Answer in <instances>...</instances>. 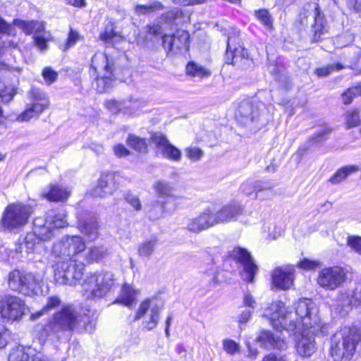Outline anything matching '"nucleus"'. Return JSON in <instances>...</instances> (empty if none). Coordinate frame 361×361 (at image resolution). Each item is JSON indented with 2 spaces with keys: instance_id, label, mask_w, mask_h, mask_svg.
I'll return each instance as SVG.
<instances>
[{
  "instance_id": "f257e3e1",
  "label": "nucleus",
  "mask_w": 361,
  "mask_h": 361,
  "mask_svg": "<svg viewBox=\"0 0 361 361\" xmlns=\"http://www.w3.org/2000/svg\"><path fill=\"white\" fill-rule=\"evenodd\" d=\"M292 319L297 324V328L312 329L313 334L325 333V326L318 315V310L310 299L298 300L295 305Z\"/></svg>"
},
{
  "instance_id": "f03ea898",
  "label": "nucleus",
  "mask_w": 361,
  "mask_h": 361,
  "mask_svg": "<svg viewBox=\"0 0 361 361\" xmlns=\"http://www.w3.org/2000/svg\"><path fill=\"white\" fill-rule=\"evenodd\" d=\"M357 336L344 328L331 338L330 355L334 361H349L355 353Z\"/></svg>"
},
{
  "instance_id": "7ed1b4c3",
  "label": "nucleus",
  "mask_w": 361,
  "mask_h": 361,
  "mask_svg": "<svg viewBox=\"0 0 361 361\" xmlns=\"http://www.w3.org/2000/svg\"><path fill=\"white\" fill-rule=\"evenodd\" d=\"M41 281L39 275L19 269L10 271L7 276V283L11 290L27 296L37 294Z\"/></svg>"
},
{
  "instance_id": "20e7f679",
  "label": "nucleus",
  "mask_w": 361,
  "mask_h": 361,
  "mask_svg": "<svg viewBox=\"0 0 361 361\" xmlns=\"http://www.w3.org/2000/svg\"><path fill=\"white\" fill-rule=\"evenodd\" d=\"M115 279L112 272L100 271L90 273L82 283L87 298H102L110 292L114 286Z\"/></svg>"
},
{
  "instance_id": "39448f33",
  "label": "nucleus",
  "mask_w": 361,
  "mask_h": 361,
  "mask_svg": "<svg viewBox=\"0 0 361 361\" xmlns=\"http://www.w3.org/2000/svg\"><path fill=\"white\" fill-rule=\"evenodd\" d=\"M263 317L269 319L271 325L276 329L295 331L297 324L292 319L293 311L286 307L280 300L270 303L263 310Z\"/></svg>"
},
{
  "instance_id": "423d86ee",
  "label": "nucleus",
  "mask_w": 361,
  "mask_h": 361,
  "mask_svg": "<svg viewBox=\"0 0 361 361\" xmlns=\"http://www.w3.org/2000/svg\"><path fill=\"white\" fill-rule=\"evenodd\" d=\"M84 270V262L59 260L54 267V280L59 284L75 286L81 281Z\"/></svg>"
},
{
  "instance_id": "0eeeda50",
  "label": "nucleus",
  "mask_w": 361,
  "mask_h": 361,
  "mask_svg": "<svg viewBox=\"0 0 361 361\" xmlns=\"http://www.w3.org/2000/svg\"><path fill=\"white\" fill-rule=\"evenodd\" d=\"M86 250V244L80 235L66 236L54 243L52 253L59 260L80 261L82 253Z\"/></svg>"
},
{
  "instance_id": "6e6552de",
  "label": "nucleus",
  "mask_w": 361,
  "mask_h": 361,
  "mask_svg": "<svg viewBox=\"0 0 361 361\" xmlns=\"http://www.w3.org/2000/svg\"><path fill=\"white\" fill-rule=\"evenodd\" d=\"M27 97L29 102L26 104L25 109L16 118L18 122H28L32 118H38L49 106L48 95L38 87H32L27 92Z\"/></svg>"
},
{
  "instance_id": "1a4fd4ad",
  "label": "nucleus",
  "mask_w": 361,
  "mask_h": 361,
  "mask_svg": "<svg viewBox=\"0 0 361 361\" xmlns=\"http://www.w3.org/2000/svg\"><path fill=\"white\" fill-rule=\"evenodd\" d=\"M82 318L72 306H64L55 313L52 319L46 326L45 330L51 334H58L62 331H73Z\"/></svg>"
},
{
  "instance_id": "9d476101",
  "label": "nucleus",
  "mask_w": 361,
  "mask_h": 361,
  "mask_svg": "<svg viewBox=\"0 0 361 361\" xmlns=\"http://www.w3.org/2000/svg\"><path fill=\"white\" fill-rule=\"evenodd\" d=\"M27 310L25 301L18 296L7 295L0 299V316L7 322H20Z\"/></svg>"
},
{
  "instance_id": "9b49d317",
  "label": "nucleus",
  "mask_w": 361,
  "mask_h": 361,
  "mask_svg": "<svg viewBox=\"0 0 361 361\" xmlns=\"http://www.w3.org/2000/svg\"><path fill=\"white\" fill-rule=\"evenodd\" d=\"M32 212V207L30 206L20 203L9 204L3 214L1 225L9 230L25 226Z\"/></svg>"
},
{
  "instance_id": "f8f14e48",
  "label": "nucleus",
  "mask_w": 361,
  "mask_h": 361,
  "mask_svg": "<svg viewBox=\"0 0 361 361\" xmlns=\"http://www.w3.org/2000/svg\"><path fill=\"white\" fill-rule=\"evenodd\" d=\"M91 67L99 73L104 71L103 75L95 81L97 92L101 93L110 89L113 85L114 78L112 66L108 56L104 53H96L92 59Z\"/></svg>"
},
{
  "instance_id": "ddd939ff",
  "label": "nucleus",
  "mask_w": 361,
  "mask_h": 361,
  "mask_svg": "<svg viewBox=\"0 0 361 361\" xmlns=\"http://www.w3.org/2000/svg\"><path fill=\"white\" fill-rule=\"evenodd\" d=\"M162 309L163 304L161 302L156 299H146L140 303L135 320H139L145 316L143 327L151 331L157 326Z\"/></svg>"
},
{
  "instance_id": "4468645a",
  "label": "nucleus",
  "mask_w": 361,
  "mask_h": 361,
  "mask_svg": "<svg viewBox=\"0 0 361 361\" xmlns=\"http://www.w3.org/2000/svg\"><path fill=\"white\" fill-rule=\"evenodd\" d=\"M347 279L346 271L338 266L325 267L319 271L317 284L327 290H334L341 286Z\"/></svg>"
},
{
  "instance_id": "2eb2a0df",
  "label": "nucleus",
  "mask_w": 361,
  "mask_h": 361,
  "mask_svg": "<svg viewBox=\"0 0 361 361\" xmlns=\"http://www.w3.org/2000/svg\"><path fill=\"white\" fill-rule=\"evenodd\" d=\"M231 256L243 267L241 277L247 283H252L258 268L254 263L250 254L245 249L235 247L231 252Z\"/></svg>"
},
{
  "instance_id": "dca6fc26",
  "label": "nucleus",
  "mask_w": 361,
  "mask_h": 361,
  "mask_svg": "<svg viewBox=\"0 0 361 361\" xmlns=\"http://www.w3.org/2000/svg\"><path fill=\"white\" fill-rule=\"evenodd\" d=\"M312 329L301 328V333L295 341L297 353L302 357L312 356L317 350V343L312 332Z\"/></svg>"
},
{
  "instance_id": "f3484780",
  "label": "nucleus",
  "mask_w": 361,
  "mask_h": 361,
  "mask_svg": "<svg viewBox=\"0 0 361 361\" xmlns=\"http://www.w3.org/2000/svg\"><path fill=\"white\" fill-rule=\"evenodd\" d=\"M243 212V207L236 202L227 204L221 207L219 210H212V216L214 226L220 224L235 221Z\"/></svg>"
},
{
  "instance_id": "a211bd4d",
  "label": "nucleus",
  "mask_w": 361,
  "mask_h": 361,
  "mask_svg": "<svg viewBox=\"0 0 361 361\" xmlns=\"http://www.w3.org/2000/svg\"><path fill=\"white\" fill-rule=\"evenodd\" d=\"M152 141L163 157L173 161L180 160L181 152L172 145L164 135L155 133L152 136Z\"/></svg>"
},
{
  "instance_id": "6ab92c4d",
  "label": "nucleus",
  "mask_w": 361,
  "mask_h": 361,
  "mask_svg": "<svg viewBox=\"0 0 361 361\" xmlns=\"http://www.w3.org/2000/svg\"><path fill=\"white\" fill-rule=\"evenodd\" d=\"M235 116L241 124H248L259 116L257 103L250 99L241 101L238 105Z\"/></svg>"
},
{
  "instance_id": "aec40b11",
  "label": "nucleus",
  "mask_w": 361,
  "mask_h": 361,
  "mask_svg": "<svg viewBox=\"0 0 361 361\" xmlns=\"http://www.w3.org/2000/svg\"><path fill=\"white\" fill-rule=\"evenodd\" d=\"M213 226L214 224L212 209H206L196 217L190 219L187 228L190 232L199 233Z\"/></svg>"
},
{
  "instance_id": "412c9836",
  "label": "nucleus",
  "mask_w": 361,
  "mask_h": 361,
  "mask_svg": "<svg viewBox=\"0 0 361 361\" xmlns=\"http://www.w3.org/2000/svg\"><path fill=\"white\" fill-rule=\"evenodd\" d=\"M272 284L278 289H289L293 284V269L277 268L272 273Z\"/></svg>"
},
{
  "instance_id": "4be33fe9",
  "label": "nucleus",
  "mask_w": 361,
  "mask_h": 361,
  "mask_svg": "<svg viewBox=\"0 0 361 361\" xmlns=\"http://www.w3.org/2000/svg\"><path fill=\"white\" fill-rule=\"evenodd\" d=\"M8 361H52L42 354L32 355L31 349L18 346L11 350Z\"/></svg>"
},
{
  "instance_id": "5701e85b",
  "label": "nucleus",
  "mask_w": 361,
  "mask_h": 361,
  "mask_svg": "<svg viewBox=\"0 0 361 361\" xmlns=\"http://www.w3.org/2000/svg\"><path fill=\"white\" fill-rule=\"evenodd\" d=\"M262 347L267 349L276 348L285 350L288 347L286 341L279 337H276L270 331H262L257 338Z\"/></svg>"
},
{
  "instance_id": "b1692460",
  "label": "nucleus",
  "mask_w": 361,
  "mask_h": 361,
  "mask_svg": "<svg viewBox=\"0 0 361 361\" xmlns=\"http://www.w3.org/2000/svg\"><path fill=\"white\" fill-rule=\"evenodd\" d=\"M87 219H78V228L90 241H94L99 237V225L94 216H90Z\"/></svg>"
},
{
  "instance_id": "393cba45",
  "label": "nucleus",
  "mask_w": 361,
  "mask_h": 361,
  "mask_svg": "<svg viewBox=\"0 0 361 361\" xmlns=\"http://www.w3.org/2000/svg\"><path fill=\"white\" fill-rule=\"evenodd\" d=\"M240 31L237 28L233 29L232 34L229 35L227 39V49H226V63H235L240 56L239 54L243 52V56H245L244 50L241 48H237L235 44L237 43L238 37Z\"/></svg>"
},
{
  "instance_id": "a878e982",
  "label": "nucleus",
  "mask_w": 361,
  "mask_h": 361,
  "mask_svg": "<svg viewBox=\"0 0 361 361\" xmlns=\"http://www.w3.org/2000/svg\"><path fill=\"white\" fill-rule=\"evenodd\" d=\"M147 36L153 35L161 39L162 45L166 50L171 51L173 46L176 47V39L173 35H163V27L159 24L149 25L147 27Z\"/></svg>"
},
{
  "instance_id": "bb28decb",
  "label": "nucleus",
  "mask_w": 361,
  "mask_h": 361,
  "mask_svg": "<svg viewBox=\"0 0 361 361\" xmlns=\"http://www.w3.org/2000/svg\"><path fill=\"white\" fill-rule=\"evenodd\" d=\"M0 34L6 35L7 36H15L16 29L13 26V23H8L4 18L0 16ZM18 43L13 40L1 39L0 49L3 48H16Z\"/></svg>"
},
{
  "instance_id": "cd10ccee",
  "label": "nucleus",
  "mask_w": 361,
  "mask_h": 361,
  "mask_svg": "<svg viewBox=\"0 0 361 361\" xmlns=\"http://www.w3.org/2000/svg\"><path fill=\"white\" fill-rule=\"evenodd\" d=\"M34 231L41 240H48L53 236L54 228L44 222L42 219L37 218L34 220Z\"/></svg>"
},
{
  "instance_id": "c85d7f7f",
  "label": "nucleus",
  "mask_w": 361,
  "mask_h": 361,
  "mask_svg": "<svg viewBox=\"0 0 361 361\" xmlns=\"http://www.w3.org/2000/svg\"><path fill=\"white\" fill-rule=\"evenodd\" d=\"M153 188L159 200L169 201V199L173 197V188L171 184L164 180H157L154 183Z\"/></svg>"
},
{
  "instance_id": "c756f323",
  "label": "nucleus",
  "mask_w": 361,
  "mask_h": 361,
  "mask_svg": "<svg viewBox=\"0 0 361 361\" xmlns=\"http://www.w3.org/2000/svg\"><path fill=\"white\" fill-rule=\"evenodd\" d=\"M70 195V191L59 185H51L50 190L42 194V196L51 202L66 201Z\"/></svg>"
},
{
  "instance_id": "7c9ffc66",
  "label": "nucleus",
  "mask_w": 361,
  "mask_h": 361,
  "mask_svg": "<svg viewBox=\"0 0 361 361\" xmlns=\"http://www.w3.org/2000/svg\"><path fill=\"white\" fill-rule=\"evenodd\" d=\"M47 224L53 227L54 229L63 228L67 224L66 215L64 212H56L50 210L46 215Z\"/></svg>"
},
{
  "instance_id": "2f4dec72",
  "label": "nucleus",
  "mask_w": 361,
  "mask_h": 361,
  "mask_svg": "<svg viewBox=\"0 0 361 361\" xmlns=\"http://www.w3.org/2000/svg\"><path fill=\"white\" fill-rule=\"evenodd\" d=\"M136 293V290L130 285L124 284L115 302L123 304L126 307H130L135 301Z\"/></svg>"
},
{
  "instance_id": "473e14b6",
  "label": "nucleus",
  "mask_w": 361,
  "mask_h": 361,
  "mask_svg": "<svg viewBox=\"0 0 361 361\" xmlns=\"http://www.w3.org/2000/svg\"><path fill=\"white\" fill-rule=\"evenodd\" d=\"M185 71L187 75L200 78H207L211 75L209 70L192 61L188 63Z\"/></svg>"
},
{
  "instance_id": "72a5a7b5",
  "label": "nucleus",
  "mask_w": 361,
  "mask_h": 361,
  "mask_svg": "<svg viewBox=\"0 0 361 361\" xmlns=\"http://www.w3.org/2000/svg\"><path fill=\"white\" fill-rule=\"evenodd\" d=\"M166 200H157L154 201L150 204V209H149V216L151 219H157L162 217L164 213L166 212Z\"/></svg>"
},
{
  "instance_id": "f704fd0d",
  "label": "nucleus",
  "mask_w": 361,
  "mask_h": 361,
  "mask_svg": "<svg viewBox=\"0 0 361 361\" xmlns=\"http://www.w3.org/2000/svg\"><path fill=\"white\" fill-rule=\"evenodd\" d=\"M359 168L356 166H347L338 170L336 173L329 179L332 184H338L344 180L350 174L358 171Z\"/></svg>"
},
{
  "instance_id": "c9c22d12",
  "label": "nucleus",
  "mask_w": 361,
  "mask_h": 361,
  "mask_svg": "<svg viewBox=\"0 0 361 361\" xmlns=\"http://www.w3.org/2000/svg\"><path fill=\"white\" fill-rule=\"evenodd\" d=\"M157 245V239L152 238L141 243L137 248V253L140 257L149 258L154 252Z\"/></svg>"
},
{
  "instance_id": "e433bc0d",
  "label": "nucleus",
  "mask_w": 361,
  "mask_h": 361,
  "mask_svg": "<svg viewBox=\"0 0 361 361\" xmlns=\"http://www.w3.org/2000/svg\"><path fill=\"white\" fill-rule=\"evenodd\" d=\"M312 22L314 23L312 24V27L314 32V37L320 38L321 35L326 32V26L324 16L319 12L317 8H315Z\"/></svg>"
},
{
  "instance_id": "4c0bfd02",
  "label": "nucleus",
  "mask_w": 361,
  "mask_h": 361,
  "mask_svg": "<svg viewBox=\"0 0 361 361\" xmlns=\"http://www.w3.org/2000/svg\"><path fill=\"white\" fill-rule=\"evenodd\" d=\"M106 255V251L103 247L93 246L91 247L85 255V262L87 263H92L99 262Z\"/></svg>"
},
{
  "instance_id": "58836bf2",
  "label": "nucleus",
  "mask_w": 361,
  "mask_h": 361,
  "mask_svg": "<svg viewBox=\"0 0 361 361\" xmlns=\"http://www.w3.org/2000/svg\"><path fill=\"white\" fill-rule=\"evenodd\" d=\"M127 145L138 152H146L147 145L145 139L137 137L135 135H129L126 140Z\"/></svg>"
},
{
  "instance_id": "ea45409f",
  "label": "nucleus",
  "mask_w": 361,
  "mask_h": 361,
  "mask_svg": "<svg viewBox=\"0 0 361 361\" xmlns=\"http://www.w3.org/2000/svg\"><path fill=\"white\" fill-rule=\"evenodd\" d=\"M338 301L343 307H350L358 302L355 293L353 290H345L340 292L338 295Z\"/></svg>"
},
{
  "instance_id": "a19ab883",
  "label": "nucleus",
  "mask_w": 361,
  "mask_h": 361,
  "mask_svg": "<svg viewBox=\"0 0 361 361\" xmlns=\"http://www.w3.org/2000/svg\"><path fill=\"white\" fill-rule=\"evenodd\" d=\"M255 199L264 200L269 198L271 192V187L259 181H255Z\"/></svg>"
},
{
  "instance_id": "79ce46f5",
  "label": "nucleus",
  "mask_w": 361,
  "mask_h": 361,
  "mask_svg": "<svg viewBox=\"0 0 361 361\" xmlns=\"http://www.w3.org/2000/svg\"><path fill=\"white\" fill-rule=\"evenodd\" d=\"M163 8L164 6L161 2L154 1L149 5H137L135 11L137 15H147Z\"/></svg>"
},
{
  "instance_id": "37998d69",
  "label": "nucleus",
  "mask_w": 361,
  "mask_h": 361,
  "mask_svg": "<svg viewBox=\"0 0 361 361\" xmlns=\"http://www.w3.org/2000/svg\"><path fill=\"white\" fill-rule=\"evenodd\" d=\"M358 96H361V85L351 87L341 94L342 102L344 104H349Z\"/></svg>"
},
{
  "instance_id": "c03bdc74",
  "label": "nucleus",
  "mask_w": 361,
  "mask_h": 361,
  "mask_svg": "<svg viewBox=\"0 0 361 361\" xmlns=\"http://www.w3.org/2000/svg\"><path fill=\"white\" fill-rule=\"evenodd\" d=\"M97 185L105 190H112V193L115 190L114 176L112 173L102 174L98 180Z\"/></svg>"
},
{
  "instance_id": "a18cd8bd",
  "label": "nucleus",
  "mask_w": 361,
  "mask_h": 361,
  "mask_svg": "<svg viewBox=\"0 0 361 361\" xmlns=\"http://www.w3.org/2000/svg\"><path fill=\"white\" fill-rule=\"evenodd\" d=\"M13 26L20 28L26 35L31 34L35 30V20H23L14 19Z\"/></svg>"
},
{
  "instance_id": "49530a36",
  "label": "nucleus",
  "mask_w": 361,
  "mask_h": 361,
  "mask_svg": "<svg viewBox=\"0 0 361 361\" xmlns=\"http://www.w3.org/2000/svg\"><path fill=\"white\" fill-rule=\"evenodd\" d=\"M255 16L268 29L272 28L273 19L267 10L262 9L256 11Z\"/></svg>"
},
{
  "instance_id": "de8ad7c7",
  "label": "nucleus",
  "mask_w": 361,
  "mask_h": 361,
  "mask_svg": "<svg viewBox=\"0 0 361 361\" xmlns=\"http://www.w3.org/2000/svg\"><path fill=\"white\" fill-rule=\"evenodd\" d=\"M41 240L39 238L35 232L28 233L24 238V245L27 252L34 251L36 245Z\"/></svg>"
},
{
  "instance_id": "09e8293b",
  "label": "nucleus",
  "mask_w": 361,
  "mask_h": 361,
  "mask_svg": "<svg viewBox=\"0 0 361 361\" xmlns=\"http://www.w3.org/2000/svg\"><path fill=\"white\" fill-rule=\"evenodd\" d=\"M222 344L223 349L231 355L238 353L240 350V345L232 339H224L222 342Z\"/></svg>"
},
{
  "instance_id": "8fccbe9b",
  "label": "nucleus",
  "mask_w": 361,
  "mask_h": 361,
  "mask_svg": "<svg viewBox=\"0 0 361 361\" xmlns=\"http://www.w3.org/2000/svg\"><path fill=\"white\" fill-rule=\"evenodd\" d=\"M189 34L185 31H180L178 32V37H176V48L178 49H188L189 47L188 40H189Z\"/></svg>"
},
{
  "instance_id": "3c124183",
  "label": "nucleus",
  "mask_w": 361,
  "mask_h": 361,
  "mask_svg": "<svg viewBox=\"0 0 361 361\" xmlns=\"http://www.w3.org/2000/svg\"><path fill=\"white\" fill-rule=\"evenodd\" d=\"M360 120L359 113L354 110L346 114V126L348 128H353L360 125Z\"/></svg>"
},
{
  "instance_id": "603ef678",
  "label": "nucleus",
  "mask_w": 361,
  "mask_h": 361,
  "mask_svg": "<svg viewBox=\"0 0 361 361\" xmlns=\"http://www.w3.org/2000/svg\"><path fill=\"white\" fill-rule=\"evenodd\" d=\"M185 154L191 161H197L203 156V151L198 147H190L185 149Z\"/></svg>"
},
{
  "instance_id": "864d4df0",
  "label": "nucleus",
  "mask_w": 361,
  "mask_h": 361,
  "mask_svg": "<svg viewBox=\"0 0 361 361\" xmlns=\"http://www.w3.org/2000/svg\"><path fill=\"white\" fill-rule=\"evenodd\" d=\"M106 107L113 114H116L126 107L125 102L109 99L105 102Z\"/></svg>"
},
{
  "instance_id": "5fc2aeb1",
  "label": "nucleus",
  "mask_w": 361,
  "mask_h": 361,
  "mask_svg": "<svg viewBox=\"0 0 361 361\" xmlns=\"http://www.w3.org/2000/svg\"><path fill=\"white\" fill-rule=\"evenodd\" d=\"M80 36L78 34V32L75 30H73L72 28H71L68 37L67 39V42L65 43L63 47H61V49L63 51H66L70 47H73L75 44V43L80 39Z\"/></svg>"
},
{
  "instance_id": "6e6d98bb",
  "label": "nucleus",
  "mask_w": 361,
  "mask_h": 361,
  "mask_svg": "<svg viewBox=\"0 0 361 361\" xmlns=\"http://www.w3.org/2000/svg\"><path fill=\"white\" fill-rule=\"evenodd\" d=\"M42 74L47 85L54 82L58 77V73L49 67L44 68Z\"/></svg>"
},
{
  "instance_id": "4d7b16f0",
  "label": "nucleus",
  "mask_w": 361,
  "mask_h": 361,
  "mask_svg": "<svg viewBox=\"0 0 361 361\" xmlns=\"http://www.w3.org/2000/svg\"><path fill=\"white\" fill-rule=\"evenodd\" d=\"M183 16V12L180 8H175L170 11L164 13L162 17L166 20L171 23L176 19L180 18Z\"/></svg>"
},
{
  "instance_id": "13d9d810",
  "label": "nucleus",
  "mask_w": 361,
  "mask_h": 361,
  "mask_svg": "<svg viewBox=\"0 0 361 361\" xmlns=\"http://www.w3.org/2000/svg\"><path fill=\"white\" fill-rule=\"evenodd\" d=\"M347 245L361 255V237L349 236L347 240Z\"/></svg>"
},
{
  "instance_id": "bf43d9fd",
  "label": "nucleus",
  "mask_w": 361,
  "mask_h": 361,
  "mask_svg": "<svg viewBox=\"0 0 361 361\" xmlns=\"http://www.w3.org/2000/svg\"><path fill=\"white\" fill-rule=\"evenodd\" d=\"M255 181L246 180L243 182L240 188V191L246 196H251L255 194Z\"/></svg>"
},
{
  "instance_id": "052dcab7",
  "label": "nucleus",
  "mask_w": 361,
  "mask_h": 361,
  "mask_svg": "<svg viewBox=\"0 0 361 361\" xmlns=\"http://www.w3.org/2000/svg\"><path fill=\"white\" fill-rule=\"evenodd\" d=\"M343 68V67L341 63L332 64V65L328 66L326 67L317 68L316 71V73L319 76H326V75H328L329 74H330L335 69L338 71V70L342 69Z\"/></svg>"
},
{
  "instance_id": "680f3d73",
  "label": "nucleus",
  "mask_w": 361,
  "mask_h": 361,
  "mask_svg": "<svg viewBox=\"0 0 361 361\" xmlns=\"http://www.w3.org/2000/svg\"><path fill=\"white\" fill-rule=\"evenodd\" d=\"M314 13L312 11L304 10L299 15L298 22L302 26H307L309 22H312Z\"/></svg>"
},
{
  "instance_id": "e2e57ef3",
  "label": "nucleus",
  "mask_w": 361,
  "mask_h": 361,
  "mask_svg": "<svg viewBox=\"0 0 361 361\" xmlns=\"http://www.w3.org/2000/svg\"><path fill=\"white\" fill-rule=\"evenodd\" d=\"M125 199L128 203H129L135 210L140 211L142 209V205L139 198L128 192L125 195Z\"/></svg>"
},
{
  "instance_id": "0e129e2a",
  "label": "nucleus",
  "mask_w": 361,
  "mask_h": 361,
  "mask_svg": "<svg viewBox=\"0 0 361 361\" xmlns=\"http://www.w3.org/2000/svg\"><path fill=\"white\" fill-rule=\"evenodd\" d=\"M319 265L320 262L319 261L308 259H304L298 263V267L305 270L314 269Z\"/></svg>"
},
{
  "instance_id": "69168bd1",
  "label": "nucleus",
  "mask_w": 361,
  "mask_h": 361,
  "mask_svg": "<svg viewBox=\"0 0 361 361\" xmlns=\"http://www.w3.org/2000/svg\"><path fill=\"white\" fill-rule=\"evenodd\" d=\"M49 37H46L44 35H34V42L37 47L42 51H44L47 49V41Z\"/></svg>"
},
{
  "instance_id": "338daca9",
  "label": "nucleus",
  "mask_w": 361,
  "mask_h": 361,
  "mask_svg": "<svg viewBox=\"0 0 361 361\" xmlns=\"http://www.w3.org/2000/svg\"><path fill=\"white\" fill-rule=\"evenodd\" d=\"M61 304V300L58 296H51L48 298L47 302L44 307V310L46 312H49L54 308L59 307Z\"/></svg>"
},
{
  "instance_id": "774afa93",
  "label": "nucleus",
  "mask_w": 361,
  "mask_h": 361,
  "mask_svg": "<svg viewBox=\"0 0 361 361\" xmlns=\"http://www.w3.org/2000/svg\"><path fill=\"white\" fill-rule=\"evenodd\" d=\"M114 154L118 157H125L130 154V151L122 144H118L114 146Z\"/></svg>"
}]
</instances>
